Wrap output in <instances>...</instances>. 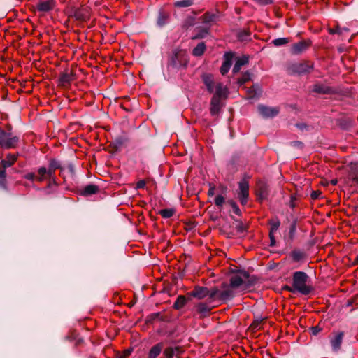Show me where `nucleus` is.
Listing matches in <instances>:
<instances>
[{"label":"nucleus","mask_w":358,"mask_h":358,"mask_svg":"<svg viewBox=\"0 0 358 358\" xmlns=\"http://www.w3.org/2000/svg\"><path fill=\"white\" fill-rule=\"evenodd\" d=\"M249 274L245 271L234 273L230 277V287L240 292L247 290L250 286Z\"/></svg>","instance_id":"1"},{"label":"nucleus","mask_w":358,"mask_h":358,"mask_svg":"<svg viewBox=\"0 0 358 358\" xmlns=\"http://www.w3.org/2000/svg\"><path fill=\"white\" fill-rule=\"evenodd\" d=\"M308 275L302 271H296L293 274V287L296 292L307 295L312 291V287L308 284Z\"/></svg>","instance_id":"2"},{"label":"nucleus","mask_w":358,"mask_h":358,"mask_svg":"<svg viewBox=\"0 0 358 358\" xmlns=\"http://www.w3.org/2000/svg\"><path fill=\"white\" fill-rule=\"evenodd\" d=\"M19 143V138L13 136L11 132L6 131L0 128V148H15Z\"/></svg>","instance_id":"3"},{"label":"nucleus","mask_w":358,"mask_h":358,"mask_svg":"<svg viewBox=\"0 0 358 358\" xmlns=\"http://www.w3.org/2000/svg\"><path fill=\"white\" fill-rule=\"evenodd\" d=\"M190 296H194L198 299H203L206 297H208L210 301L215 300L216 296L217 295V288H213L208 289L206 287H196L190 293Z\"/></svg>","instance_id":"4"},{"label":"nucleus","mask_w":358,"mask_h":358,"mask_svg":"<svg viewBox=\"0 0 358 358\" xmlns=\"http://www.w3.org/2000/svg\"><path fill=\"white\" fill-rule=\"evenodd\" d=\"M352 90L353 87L351 86H338L337 87V102L339 101L343 102L341 103V106L345 104H351L352 102Z\"/></svg>","instance_id":"5"},{"label":"nucleus","mask_w":358,"mask_h":358,"mask_svg":"<svg viewBox=\"0 0 358 358\" xmlns=\"http://www.w3.org/2000/svg\"><path fill=\"white\" fill-rule=\"evenodd\" d=\"M313 69V65L309 62H295L289 65L288 70L290 73L304 74L309 73Z\"/></svg>","instance_id":"6"},{"label":"nucleus","mask_w":358,"mask_h":358,"mask_svg":"<svg viewBox=\"0 0 358 358\" xmlns=\"http://www.w3.org/2000/svg\"><path fill=\"white\" fill-rule=\"evenodd\" d=\"M249 196V183L246 179H243L238 182V196L242 205H245Z\"/></svg>","instance_id":"7"},{"label":"nucleus","mask_w":358,"mask_h":358,"mask_svg":"<svg viewBox=\"0 0 358 358\" xmlns=\"http://www.w3.org/2000/svg\"><path fill=\"white\" fill-rule=\"evenodd\" d=\"M56 6L55 0H39L35 6V10L40 13L51 11Z\"/></svg>","instance_id":"8"},{"label":"nucleus","mask_w":358,"mask_h":358,"mask_svg":"<svg viewBox=\"0 0 358 358\" xmlns=\"http://www.w3.org/2000/svg\"><path fill=\"white\" fill-rule=\"evenodd\" d=\"M258 111L264 117H273L279 113V110L276 107H268L263 105L258 106Z\"/></svg>","instance_id":"9"},{"label":"nucleus","mask_w":358,"mask_h":358,"mask_svg":"<svg viewBox=\"0 0 358 358\" xmlns=\"http://www.w3.org/2000/svg\"><path fill=\"white\" fill-rule=\"evenodd\" d=\"M73 16L76 20L87 21L90 19V13L88 8L82 7L76 8L73 11Z\"/></svg>","instance_id":"10"},{"label":"nucleus","mask_w":358,"mask_h":358,"mask_svg":"<svg viewBox=\"0 0 358 358\" xmlns=\"http://www.w3.org/2000/svg\"><path fill=\"white\" fill-rule=\"evenodd\" d=\"M202 80L210 93H213L217 81L211 74L204 73L202 75Z\"/></svg>","instance_id":"11"},{"label":"nucleus","mask_w":358,"mask_h":358,"mask_svg":"<svg viewBox=\"0 0 358 358\" xmlns=\"http://www.w3.org/2000/svg\"><path fill=\"white\" fill-rule=\"evenodd\" d=\"M195 308L196 313L199 315L200 317H205L208 315L213 306L206 303H199L196 306Z\"/></svg>","instance_id":"12"},{"label":"nucleus","mask_w":358,"mask_h":358,"mask_svg":"<svg viewBox=\"0 0 358 358\" xmlns=\"http://www.w3.org/2000/svg\"><path fill=\"white\" fill-rule=\"evenodd\" d=\"M310 46L308 41H302L292 45L291 52L292 54L297 55L305 51Z\"/></svg>","instance_id":"13"},{"label":"nucleus","mask_w":358,"mask_h":358,"mask_svg":"<svg viewBox=\"0 0 358 358\" xmlns=\"http://www.w3.org/2000/svg\"><path fill=\"white\" fill-rule=\"evenodd\" d=\"M233 55L230 52L224 54V61L220 68V73L222 75L227 73L230 69Z\"/></svg>","instance_id":"14"},{"label":"nucleus","mask_w":358,"mask_h":358,"mask_svg":"<svg viewBox=\"0 0 358 358\" xmlns=\"http://www.w3.org/2000/svg\"><path fill=\"white\" fill-rule=\"evenodd\" d=\"M227 88L220 82L216 83L214 94L213 96H217L218 99L225 98L227 95Z\"/></svg>","instance_id":"15"},{"label":"nucleus","mask_w":358,"mask_h":358,"mask_svg":"<svg viewBox=\"0 0 358 358\" xmlns=\"http://www.w3.org/2000/svg\"><path fill=\"white\" fill-rule=\"evenodd\" d=\"M231 289V287L227 288L224 291H220L217 289V295L216 296L215 299L222 301L231 299L234 296V292Z\"/></svg>","instance_id":"16"},{"label":"nucleus","mask_w":358,"mask_h":358,"mask_svg":"<svg viewBox=\"0 0 358 358\" xmlns=\"http://www.w3.org/2000/svg\"><path fill=\"white\" fill-rule=\"evenodd\" d=\"M73 74L66 71V72L62 73L60 75L59 78V83L60 85H62L63 87H66L69 85H70V83L73 80Z\"/></svg>","instance_id":"17"},{"label":"nucleus","mask_w":358,"mask_h":358,"mask_svg":"<svg viewBox=\"0 0 358 358\" xmlns=\"http://www.w3.org/2000/svg\"><path fill=\"white\" fill-rule=\"evenodd\" d=\"M220 109V99L217 96H213L210 101V114L212 115H217Z\"/></svg>","instance_id":"18"},{"label":"nucleus","mask_w":358,"mask_h":358,"mask_svg":"<svg viewBox=\"0 0 358 358\" xmlns=\"http://www.w3.org/2000/svg\"><path fill=\"white\" fill-rule=\"evenodd\" d=\"M17 158L16 155L8 154L6 155V159L1 161V166L4 169L11 166L15 164Z\"/></svg>","instance_id":"19"},{"label":"nucleus","mask_w":358,"mask_h":358,"mask_svg":"<svg viewBox=\"0 0 358 358\" xmlns=\"http://www.w3.org/2000/svg\"><path fill=\"white\" fill-rule=\"evenodd\" d=\"M248 62V57L246 56H243L236 59V63L233 67V72L238 73L241 67L246 64Z\"/></svg>","instance_id":"20"},{"label":"nucleus","mask_w":358,"mask_h":358,"mask_svg":"<svg viewBox=\"0 0 358 358\" xmlns=\"http://www.w3.org/2000/svg\"><path fill=\"white\" fill-rule=\"evenodd\" d=\"M337 124L344 130L348 129L352 126V121L348 117L337 118Z\"/></svg>","instance_id":"21"},{"label":"nucleus","mask_w":358,"mask_h":358,"mask_svg":"<svg viewBox=\"0 0 358 358\" xmlns=\"http://www.w3.org/2000/svg\"><path fill=\"white\" fill-rule=\"evenodd\" d=\"M38 176L36 178L38 181H43L47 178H51L52 173L49 172V169H46L45 167H41L38 170Z\"/></svg>","instance_id":"22"},{"label":"nucleus","mask_w":358,"mask_h":358,"mask_svg":"<svg viewBox=\"0 0 358 358\" xmlns=\"http://www.w3.org/2000/svg\"><path fill=\"white\" fill-rule=\"evenodd\" d=\"M162 348L163 345L162 343H157L152 347L148 353V358H157L161 353Z\"/></svg>","instance_id":"23"},{"label":"nucleus","mask_w":358,"mask_h":358,"mask_svg":"<svg viewBox=\"0 0 358 358\" xmlns=\"http://www.w3.org/2000/svg\"><path fill=\"white\" fill-rule=\"evenodd\" d=\"M99 191V187L95 185H88L83 190V194L89 196L96 194Z\"/></svg>","instance_id":"24"},{"label":"nucleus","mask_w":358,"mask_h":358,"mask_svg":"<svg viewBox=\"0 0 358 358\" xmlns=\"http://www.w3.org/2000/svg\"><path fill=\"white\" fill-rule=\"evenodd\" d=\"M186 303V297L185 296L180 295L177 297V299L173 304V308L176 310H180L185 306Z\"/></svg>","instance_id":"25"},{"label":"nucleus","mask_w":358,"mask_h":358,"mask_svg":"<svg viewBox=\"0 0 358 358\" xmlns=\"http://www.w3.org/2000/svg\"><path fill=\"white\" fill-rule=\"evenodd\" d=\"M337 36L342 35L343 34V37L342 38V40H347L348 42H350L352 36L350 35L349 29L348 28H343L342 30L339 28L338 25L337 24Z\"/></svg>","instance_id":"26"},{"label":"nucleus","mask_w":358,"mask_h":358,"mask_svg":"<svg viewBox=\"0 0 358 358\" xmlns=\"http://www.w3.org/2000/svg\"><path fill=\"white\" fill-rule=\"evenodd\" d=\"M206 50V45L203 43H199L192 50V54L194 56H201L203 54Z\"/></svg>","instance_id":"27"},{"label":"nucleus","mask_w":358,"mask_h":358,"mask_svg":"<svg viewBox=\"0 0 358 358\" xmlns=\"http://www.w3.org/2000/svg\"><path fill=\"white\" fill-rule=\"evenodd\" d=\"M314 91L318 93L329 94L331 92V89L322 85H315L314 86Z\"/></svg>","instance_id":"28"},{"label":"nucleus","mask_w":358,"mask_h":358,"mask_svg":"<svg viewBox=\"0 0 358 358\" xmlns=\"http://www.w3.org/2000/svg\"><path fill=\"white\" fill-rule=\"evenodd\" d=\"M174 213H175V210L171 208L162 209L159 211V214L164 218H170L174 215Z\"/></svg>","instance_id":"29"},{"label":"nucleus","mask_w":358,"mask_h":358,"mask_svg":"<svg viewBox=\"0 0 358 358\" xmlns=\"http://www.w3.org/2000/svg\"><path fill=\"white\" fill-rule=\"evenodd\" d=\"M192 4H193L192 0H181V1H178L175 2V3H174L175 6L181 7V8L189 7V6H192Z\"/></svg>","instance_id":"30"},{"label":"nucleus","mask_w":358,"mask_h":358,"mask_svg":"<svg viewBox=\"0 0 358 358\" xmlns=\"http://www.w3.org/2000/svg\"><path fill=\"white\" fill-rule=\"evenodd\" d=\"M60 168V164L57 160L52 159L50 161L49 164V172L50 173H54L55 170Z\"/></svg>","instance_id":"31"},{"label":"nucleus","mask_w":358,"mask_h":358,"mask_svg":"<svg viewBox=\"0 0 358 358\" xmlns=\"http://www.w3.org/2000/svg\"><path fill=\"white\" fill-rule=\"evenodd\" d=\"M289 42V39L287 38H278L274 39L272 43L275 46L284 45Z\"/></svg>","instance_id":"32"},{"label":"nucleus","mask_w":358,"mask_h":358,"mask_svg":"<svg viewBox=\"0 0 358 358\" xmlns=\"http://www.w3.org/2000/svg\"><path fill=\"white\" fill-rule=\"evenodd\" d=\"M168 17L169 16L166 14L161 13L157 20L158 25L162 27L166 24L168 22Z\"/></svg>","instance_id":"33"},{"label":"nucleus","mask_w":358,"mask_h":358,"mask_svg":"<svg viewBox=\"0 0 358 358\" xmlns=\"http://www.w3.org/2000/svg\"><path fill=\"white\" fill-rule=\"evenodd\" d=\"M215 204L216 205V206H217L219 208H222L224 202H225V199L223 196L222 195H217L215 198Z\"/></svg>","instance_id":"34"},{"label":"nucleus","mask_w":358,"mask_h":358,"mask_svg":"<svg viewBox=\"0 0 358 358\" xmlns=\"http://www.w3.org/2000/svg\"><path fill=\"white\" fill-rule=\"evenodd\" d=\"M175 353V349L172 347L166 348L164 352V356L165 358H173Z\"/></svg>","instance_id":"35"},{"label":"nucleus","mask_w":358,"mask_h":358,"mask_svg":"<svg viewBox=\"0 0 358 358\" xmlns=\"http://www.w3.org/2000/svg\"><path fill=\"white\" fill-rule=\"evenodd\" d=\"M227 203L231 206L232 208L233 212L238 215H241V210L239 209L238 205L236 203L235 201L233 200H229Z\"/></svg>","instance_id":"36"},{"label":"nucleus","mask_w":358,"mask_h":358,"mask_svg":"<svg viewBox=\"0 0 358 358\" xmlns=\"http://www.w3.org/2000/svg\"><path fill=\"white\" fill-rule=\"evenodd\" d=\"M250 79V75L249 73L248 72H245V73L243 74L242 77L240 78L238 80V83L240 85H243L245 83H246L247 81H248Z\"/></svg>","instance_id":"37"},{"label":"nucleus","mask_w":358,"mask_h":358,"mask_svg":"<svg viewBox=\"0 0 358 358\" xmlns=\"http://www.w3.org/2000/svg\"><path fill=\"white\" fill-rule=\"evenodd\" d=\"M271 229H270V231H271V235L272 234H273L274 232H275L279 226H280V222L279 221H273L272 222H271Z\"/></svg>","instance_id":"38"},{"label":"nucleus","mask_w":358,"mask_h":358,"mask_svg":"<svg viewBox=\"0 0 358 358\" xmlns=\"http://www.w3.org/2000/svg\"><path fill=\"white\" fill-rule=\"evenodd\" d=\"M322 194V192L320 190L313 191L310 194V197L313 200L318 199Z\"/></svg>","instance_id":"39"},{"label":"nucleus","mask_w":358,"mask_h":358,"mask_svg":"<svg viewBox=\"0 0 358 358\" xmlns=\"http://www.w3.org/2000/svg\"><path fill=\"white\" fill-rule=\"evenodd\" d=\"M5 178H6V171L5 169L2 166V168H0V179L1 181L0 182L1 184L3 185L5 182Z\"/></svg>","instance_id":"40"},{"label":"nucleus","mask_w":358,"mask_h":358,"mask_svg":"<svg viewBox=\"0 0 358 358\" xmlns=\"http://www.w3.org/2000/svg\"><path fill=\"white\" fill-rule=\"evenodd\" d=\"M343 336V332L337 333V350L339 348Z\"/></svg>","instance_id":"41"},{"label":"nucleus","mask_w":358,"mask_h":358,"mask_svg":"<svg viewBox=\"0 0 358 358\" xmlns=\"http://www.w3.org/2000/svg\"><path fill=\"white\" fill-rule=\"evenodd\" d=\"M354 301L353 299L351 298V299H348L344 304L342 305V309H343L344 308H348V307H350L352 306V304L353 303Z\"/></svg>","instance_id":"42"},{"label":"nucleus","mask_w":358,"mask_h":358,"mask_svg":"<svg viewBox=\"0 0 358 358\" xmlns=\"http://www.w3.org/2000/svg\"><path fill=\"white\" fill-rule=\"evenodd\" d=\"M37 177L34 175L33 173H28L24 176V178L29 180H34V179H36Z\"/></svg>","instance_id":"43"},{"label":"nucleus","mask_w":358,"mask_h":358,"mask_svg":"<svg viewBox=\"0 0 358 358\" xmlns=\"http://www.w3.org/2000/svg\"><path fill=\"white\" fill-rule=\"evenodd\" d=\"M340 61H341V62L343 64V65L344 66H346V65H347V64H346V61H348V62H349L350 60H349L348 57H346V55H342V56L341 57V58H340Z\"/></svg>","instance_id":"44"},{"label":"nucleus","mask_w":358,"mask_h":358,"mask_svg":"<svg viewBox=\"0 0 358 358\" xmlns=\"http://www.w3.org/2000/svg\"><path fill=\"white\" fill-rule=\"evenodd\" d=\"M351 177H352V179L353 182H354L355 185H358V172H357V173H352V175L351 176Z\"/></svg>","instance_id":"45"},{"label":"nucleus","mask_w":358,"mask_h":358,"mask_svg":"<svg viewBox=\"0 0 358 358\" xmlns=\"http://www.w3.org/2000/svg\"><path fill=\"white\" fill-rule=\"evenodd\" d=\"M145 185H146V183L144 180H140L136 183V188H138V189L144 188Z\"/></svg>","instance_id":"46"},{"label":"nucleus","mask_w":358,"mask_h":358,"mask_svg":"<svg viewBox=\"0 0 358 358\" xmlns=\"http://www.w3.org/2000/svg\"><path fill=\"white\" fill-rule=\"evenodd\" d=\"M320 331H321V329L317 326L313 327L311 329V332L313 335H317Z\"/></svg>","instance_id":"47"},{"label":"nucleus","mask_w":358,"mask_h":358,"mask_svg":"<svg viewBox=\"0 0 358 358\" xmlns=\"http://www.w3.org/2000/svg\"><path fill=\"white\" fill-rule=\"evenodd\" d=\"M215 187L214 185L210 186V187L208 192V195L209 196H213L215 194Z\"/></svg>","instance_id":"48"},{"label":"nucleus","mask_w":358,"mask_h":358,"mask_svg":"<svg viewBox=\"0 0 358 358\" xmlns=\"http://www.w3.org/2000/svg\"><path fill=\"white\" fill-rule=\"evenodd\" d=\"M285 289L291 292H296V290L294 289L293 285L292 287L289 286H285Z\"/></svg>","instance_id":"49"},{"label":"nucleus","mask_w":358,"mask_h":358,"mask_svg":"<svg viewBox=\"0 0 358 358\" xmlns=\"http://www.w3.org/2000/svg\"><path fill=\"white\" fill-rule=\"evenodd\" d=\"M346 48H347L345 47L340 46L339 48H337V51H338L339 52H343L345 51Z\"/></svg>","instance_id":"50"},{"label":"nucleus","mask_w":358,"mask_h":358,"mask_svg":"<svg viewBox=\"0 0 358 358\" xmlns=\"http://www.w3.org/2000/svg\"><path fill=\"white\" fill-rule=\"evenodd\" d=\"M293 255H294V259H296V260H299V259H300V255H299V253L294 252V253H293Z\"/></svg>","instance_id":"51"},{"label":"nucleus","mask_w":358,"mask_h":358,"mask_svg":"<svg viewBox=\"0 0 358 358\" xmlns=\"http://www.w3.org/2000/svg\"><path fill=\"white\" fill-rule=\"evenodd\" d=\"M269 236H270V238H271V245H273L274 244V242H275V239H274V236H273V234H272L271 235V232L269 233Z\"/></svg>","instance_id":"52"},{"label":"nucleus","mask_w":358,"mask_h":358,"mask_svg":"<svg viewBox=\"0 0 358 358\" xmlns=\"http://www.w3.org/2000/svg\"><path fill=\"white\" fill-rule=\"evenodd\" d=\"M331 345H332V347H333L334 348H336V340H335V339H333V338H332V339L331 340Z\"/></svg>","instance_id":"53"},{"label":"nucleus","mask_w":358,"mask_h":358,"mask_svg":"<svg viewBox=\"0 0 358 358\" xmlns=\"http://www.w3.org/2000/svg\"><path fill=\"white\" fill-rule=\"evenodd\" d=\"M254 96V95L252 94V92L250 90L248 92V98L251 99Z\"/></svg>","instance_id":"54"},{"label":"nucleus","mask_w":358,"mask_h":358,"mask_svg":"<svg viewBox=\"0 0 358 358\" xmlns=\"http://www.w3.org/2000/svg\"><path fill=\"white\" fill-rule=\"evenodd\" d=\"M355 262L356 264H358V255H357Z\"/></svg>","instance_id":"55"},{"label":"nucleus","mask_w":358,"mask_h":358,"mask_svg":"<svg viewBox=\"0 0 358 358\" xmlns=\"http://www.w3.org/2000/svg\"><path fill=\"white\" fill-rule=\"evenodd\" d=\"M331 183L333 185H336V180L335 179L334 180H331Z\"/></svg>","instance_id":"56"},{"label":"nucleus","mask_w":358,"mask_h":358,"mask_svg":"<svg viewBox=\"0 0 358 358\" xmlns=\"http://www.w3.org/2000/svg\"><path fill=\"white\" fill-rule=\"evenodd\" d=\"M330 33L331 34H334V30L333 29H330Z\"/></svg>","instance_id":"57"},{"label":"nucleus","mask_w":358,"mask_h":358,"mask_svg":"<svg viewBox=\"0 0 358 358\" xmlns=\"http://www.w3.org/2000/svg\"><path fill=\"white\" fill-rule=\"evenodd\" d=\"M341 169V167H340V166H339V167H336V169H337V170H338V169Z\"/></svg>","instance_id":"58"},{"label":"nucleus","mask_w":358,"mask_h":358,"mask_svg":"<svg viewBox=\"0 0 358 358\" xmlns=\"http://www.w3.org/2000/svg\"><path fill=\"white\" fill-rule=\"evenodd\" d=\"M336 244H337V248L338 247V245H339V243L337 241L336 242Z\"/></svg>","instance_id":"59"}]
</instances>
